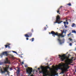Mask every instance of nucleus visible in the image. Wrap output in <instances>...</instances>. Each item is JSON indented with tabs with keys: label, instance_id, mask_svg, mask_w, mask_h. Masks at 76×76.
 <instances>
[{
	"label": "nucleus",
	"instance_id": "41",
	"mask_svg": "<svg viewBox=\"0 0 76 76\" xmlns=\"http://www.w3.org/2000/svg\"><path fill=\"white\" fill-rule=\"evenodd\" d=\"M76 71V70H75V71Z\"/></svg>",
	"mask_w": 76,
	"mask_h": 76
},
{
	"label": "nucleus",
	"instance_id": "37",
	"mask_svg": "<svg viewBox=\"0 0 76 76\" xmlns=\"http://www.w3.org/2000/svg\"><path fill=\"white\" fill-rule=\"evenodd\" d=\"M47 64V65H48V64Z\"/></svg>",
	"mask_w": 76,
	"mask_h": 76
},
{
	"label": "nucleus",
	"instance_id": "20",
	"mask_svg": "<svg viewBox=\"0 0 76 76\" xmlns=\"http://www.w3.org/2000/svg\"><path fill=\"white\" fill-rule=\"evenodd\" d=\"M67 5H68V6H72V4H71V3H69V4H67Z\"/></svg>",
	"mask_w": 76,
	"mask_h": 76
},
{
	"label": "nucleus",
	"instance_id": "17",
	"mask_svg": "<svg viewBox=\"0 0 76 76\" xmlns=\"http://www.w3.org/2000/svg\"><path fill=\"white\" fill-rule=\"evenodd\" d=\"M72 33H75V34H76V31H75V30H72Z\"/></svg>",
	"mask_w": 76,
	"mask_h": 76
},
{
	"label": "nucleus",
	"instance_id": "18",
	"mask_svg": "<svg viewBox=\"0 0 76 76\" xmlns=\"http://www.w3.org/2000/svg\"><path fill=\"white\" fill-rule=\"evenodd\" d=\"M69 40H70V41H73V39H72V38L70 37L69 38Z\"/></svg>",
	"mask_w": 76,
	"mask_h": 76
},
{
	"label": "nucleus",
	"instance_id": "10",
	"mask_svg": "<svg viewBox=\"0 0 76 76\" xmlns=\"http://www.w3.org/2000/svg\"><path fill=\"white\" fill-rule=\"evenodd\" d=\"M20 68H18L17 71L16 73H17V76H18L19 75V73H20Z\"/></svg>",
	"mask_w": 76,
	"mask_h": 76
},
{
	"label": "nucleus",
	"instance_id": "33",
	"mask_svg": "<svg viewBox=\"0 0 76 76\" xmlns=\"http://www.w3.org/2000/svg\"><path fill=\"white\" fill-rule=\"evenodd\" d=\"M57 13H59V12H59V11H57Z\"/></svg>",
	"mask_w": 76,
	"mask_h": 76
},
{
	"label": "nucleus",
	"instance_id": "36",
	"mask_svg": "<svg viewBox=\"0 0 76 76\" xmlns=\"http://www.w3.org/2000/svg\"><path fill=\"white\" fill-rule=\"evenodd\" d=\"M66 22H67V20H66Z\"/></svg>",
	"mask_w": 76,
	"mask_h": 76
},
{
	"label": "nucleus",
	"instance_id": "5",
	"mask_svg": "<svg viewBox=\"0 0 76 76\" xmlns=\"http://www.w3.org/2000/svg\"><path fill=\"white\" fill-rule=\"evenodd\" d=\"M6 67H3L4 71H3L2 69L0 70V71L2 73H5L6 72H7V73H9V66L6 65Z\"/></svg>",
	"mask_w": 76,
	"mask_h": 76
},
{
	"label": "nucleus",
	"instance_id": "32",
	"mask_svg": "<svg viewBox=\"0 0 76 76\" xmlns=\"http://www.w3.org/2000/svg\"><path fill=\"white\" fill-rule=\"evenodd\" d=\"M61 7H63V6H61V7H60V8H61Z\"/></svg>",
	"mask_w": 76,
	"mask_h": 76
},
{
	"label": "nucleus",
	"instance_id": "12",
	"mask_svg": "<svg viewBox=\"0 0 76 76\" xmlns=\"http://www.w3.org/2000/svg\"><path fill=\"white\" fill-rule=\"evenodd\" d=\"M6 61H6L7 63H8V64H10V61L8 60V58H6Z\"/></svg>",
	"mask_w": 76,
	"mask_h": 76
},
{
	"label": "nucleus",
	"instance_id": "19",
	"mask_svg": "<svg viewBox=\"0 0 76 76\" xmlns=\"http://www.w3.org/2000/svg\"><path fill=\"white\" fill-rule=\"evenodd\" d=\"M30 41H31L32 42H33L34 41V38H32L30 39Z\"/></svg>",
	"mask_w": 76,
	"mask_h": 76
},
{
	"label": "nucleus",
	"instance_id": "3",
	"mask_svg": "<svg viewBox=\"0 0 76 76\" xmlns=\"http://www.w3.org/2000/svg\"><path fill=\"white\" fill-rule=\"evenodd\" d=\"M58 56L59 57V58L62 61H63L66 59V60L67 62L66 65L67 66L70 65L72 63V59H69V56L66 57V55L64 54L62 55H59Z\"/></svg>",
	"mask_w": 76,
	"mask_h": 76
},
{
	"label": "nucleus",
	"instance_id": "28",
	"mask_svg": "<svg viewBox=\"0 0 76 76\" xmlns=\"http://www.w3.org/2000/svg\"><path fill=\"white\" fill-rule=\"evenodd\" d=\"M11 57H12V58H13V56H11Z\"/></svg>",
	"mask_w": 76,
	"mask_h": 76
},
{
	"label": "nucleus",
	"instance_id": "24",
	"mask_svg": "<svg viewBox=\"0 0 76 76\" xmlns=\"http://www.w3.org/2000/svg\"><path fill=\"white\" fill-rule=\"evenodd\" d=\"M21 64L22 65L23 64H24V63L23 62H22L21 63Z\"/></svg>",
	"mask_w": 76,
	"mask_h": 76
},
{
	"label": "nucleus",
	"instance_id": "4",
	"mask_svg": "<svg viewBox=\"0 0 76 76\" xmlns=\"http://www.w3.org/2000/svg\"><path fill=\"white\" fill-rule=\"evenodd\" d=\"M49 66H48L46 67L41 66L40 67V68L42 69V71H39V73H42L43 76H47L48 75H47V73H48V70L46 69H50Z\"/></svg>",
	"mask_w": 76,
	"mask_h": 76
},
{
	"label": "nucleus",
	"instance_id": "22",
	"mask_svg": "<svg viewBox=\"0 0 76 76\" xmlns=\"http://www.w3.org/2000/svg\"><path fill=\"white\" fill-rule=\"evenodd\" d=\"M69 45L70 46H72V43H70Z\"/></svg>",
	"mask_w": 76,
	"mask_h": 76
},
{
	"label": "nucleus",
	"instance_id": "16",
	"mask_svg": "<svg viewBox=\"0 0 76 76\" xmlns=\"http://www.w3.org/2000/svg\"><path fill=\"white\" fill-rule=\"evenodd\" d=\"M64 25H66V23L67 25H68L69 24V22H64Z\"/></svg>",
	"mask_w": 76,
	"mask_h": 76
},
{
	"label": "nucleus",
	"instance_id": "29",
	"mask_svg": "<svg viewBox=\"0 0 76 76\" xmlns=\"http://www.w3.org/2000/svg\"><path fill=\"white\" fill-rule=\"evenodd\" d=\"M38 70H39V71H39V70H40V68H38Z\"/></svg>",
	"mask_w": 76,
	"mask_h": 76
},
{
	"label": "nucleus",
	"instance_id": "21",
	"mask_svg": "<svg viewBox=\"0 0 76 76\" xmlns=\"http://www.w3.org/2000/svg\"><path fill=\"white\" fill-rule=\"evenodd\" d=\"M71 34H72V32H70L69 34H67V36L69 37V35H71Z\"/></svg>",
	"mask_w": 76,
	"mask_h": 76
},
{
	"label": "nucleus",
	"instance_id": "39",
	"mask_svg": "<svg viewBox=\"0 0 76 76\" xmlns=\"http://www.w3.org/2000/svg\"><path fill=\"white\" fill-rule=\"evenodd\" d=\"M11 76H13V75H11Z\"/></svg>",
	"mask_w": 76,
	"mask_h": 76
},
{
	"label": "nucleus",
	"instance_id": "42",
	"mask_svg": "<svg viewBox=\"0 0 76 76\" xmlns=\"http://www.w3.org/2000/svg\"><path fill=\"white\" fill-rule=\"evenodd\" d=\"M46 26H47V25H46Z\"/></svg>",
	"mask_w": 76,
	"mask_h": 76
},
{
	"label": "nucleus",
	"instance_id": "13",
	"mask_svg": "<svg viewBox=\"0 0 76 76\" xmlns=\"http://www.w3.org/2000/svg\"><path fill=\"white\" fill-rule=\"evenodd\" d=\"M4 64H7V62L6 61L4 62H0V65H3Z\"/></svg>",
	"mask_w": 76,
	"mask_h": 76
},
{
	"label": "nucleus",
	"instance_id": "26",
	"mask_svg": "<svg viewBox=\"0 0 76 76\" xmlns=\"http://www.w3.org/2000/svg\"><path fill=\"white\" fill-rule=\"evenodd\" d=\"M13 52L14 53H16H16H17L15 51H13Z\"/></svg>",
	"mask_w": 76,
	"mask_h": 76
},
{
	"label": "nucleus",
	"instance_id": "27",
	"mask_svg": "<svg viewBox=\"0 0 76 76\" xmlns=\"http://www.w3.org/2000/svg\"><path fill=\"white\" fill-rule=\"evenodd\" d=\"M31 32H34V30H33V29H31Z\"/></svg>",
	"mask_w": 76,
	"mask_h": 76
},
{
	"label": "nucleus",
	"instance_id": "6",
	"mask_svg": "<svg viewBox=\"0 0 76 76\" xmlns=\"http://www.w3.org/2000/svg\"><path fill=\"white\" fill-rule=\"evenodd\" d=\"M60 16L59 15H58L56 18V21L54 22V23H57L58 24H60V23H61V22H63V21H60Z\"/></svg>",
	"mask_w": 76,
	"mask_h": 76
},
{
	"label": "nucleus",
	"instance_id": "40",
	"mask_svg": "<svg viewBox=\"0 0 76 76\" xmlns=\"http://www.w3.org/2000/svg\"><path fill=\"white\" fill-rule=\"evenodd\" d=\"M71 65H73V64H71Z\"/></svg>",
	"mask_w": 76,
	"mask_h": 76
},
{
	"label": "nucleus",
	"instance_id": "35",
	"mask_svg": "<svg viewBox=\"0 0 76 76\" xmlns=\"http://www.w3.org/2000/svg\"><path fill=\"white\" fill-rule=\"evenodd\" d=\"M21 58H23V56H21Z\"/></svg>",
	"mask_w": 76,
	"mask_h": 76
},
{
	"label": "nucleus",
	"instance_id": "14",
	"mask_svg": "<svg viewBox=\"0 0 76 76\" xmlns=\"http://www.w3.org/2000/svg\"><path fill=\"white\" fill-rule=\"evenodd\" d=\"M56 76V74L55 72H53L51 74H50V76Z\"/></svg>",
	"mask_w": 76,
	"mask_h": 76
},
{
	"label": "nucleus",
	"instance_id": "43",
	"mask_svg": "<svg viewBox=\"0 0 76 76\" xmlns=\"http://www.w3.org/2000/svg\"><path fill=\"white\" fill-rule=\"evenodd\" d=\"M72 35H73V34H72Z\"/></svg>",
	"mask_w": 76,
	"mask_h": 76
},
{
	"label": "nucleus",
	"instance_id": "1",
	"mask_svg": "<svg viewBox=\"0 0 76 76\" xmlns=\"http://www.w3.org/2000/svg\"><path fill=\"white\" fill-rule=\"evenodd\" d=\"M66 31H67V30H63L61 34L58 33L57 32L56 33L54 31H52L51 32V33H50L49 34H52V36L54 37H55L56 35L58 37V40L60 44H62L63 42H62V40L60 39V37H64L66 36Z\"/></svg>",
	"mask_w": 76,
	"mask_h": 76
},
{
	"label": "nucleus",
	"instance_id": "2",
	"mask_svg": "<svg viewBox=\"0 0 76 76\" xmlns=\"http://www.w3.org/2000/svg\"><path fill=\"white\" fill-rule=\"evenodd\" d=\"M70 67V66L68 65H65L64 64H60L58 68L56 69V70H58V69L61 70V73L64 74L65 72H66V71H68L67 69H69Z\"/></svg>",
	"mask_w": 76,
	"mask_h": 76
},
{
	"label": "nucleus",
	"instance_id": "11",
	"mask_svg": "<svg viewBox=\"0 0 76 76\" xmlns=\"http://www.w3.org/2000/svg\"><path fill=\"white\" fill-rule=\"evenodd\" d=\"M7 45H5L6 48H7V47H8V48H10V47L9 46V45H10V44L7 43Z\"/></svg>",
	"mask_w": 76,
	"mask_h": 76
},
{
	"label": "nucleus",
	"instance_id": "34",
	"mask_svg": "<svg viewBox=\"0 0 76 76\" xmlns=\"http://www.w3.org/2000/svg\"><path fill=\"white\" fill-rule=\"evenodd\" d=\"M59 10H60V8L58 9V11H59Z\"/></svg>",
	"mask_w": 76,
	"mask_h": 76
},
{
	"label": "nucleus",
	"instance_id": "15",
	"mask_svg": "<svg viewBox=\"0 0 76 76\" xmlns=\"http://www.w3.org/2000/svg\"><path fill=\"white\" fill-rule=\"evenodd\" d=\"M72 27H76V24L74 23H73L72 26Z\"/></svg>",
	"mask_w": 76,
	"mask_h": 76
},
{
	"label": "nucleus",
	"instance_id": "31",
	"mask_svg": "<svg viewBox=\"0 0 76 76\" xmlns=\"http://www.w3.org/2000/svg\"><path fill=\"white\" fill-rule=\"evenodd\" d=\"M26 40H28L29 39V38H26Z\"/></svg>",
	"mask_w": 76,
	"mask_h": 76
},
{
	"label": "nucleus",
	"instance_id": "38",
	"mask_svg": "<svg viewBox=\"0 0 76 76\" xmlns=\"http://www.w3.org/2000/svg\"><path fill=\"white\" fill-rule=\"evenodd\" d=\"M0 68H1V66H0Z\"/></svg>",
	"mask_w": 76,
	"mask_h": 76
},
{
	"label": "nucleus",
	"instance_id": "30",
	"mask_svg": "<svg viewBox=\"0 0 76 76\" xmlns=\"http://www.w3.org/2000/svg\"><path fill=\"white\" fill-rule=\"evenodd\" d=\"M44 29H45V30H46V29H47V28L45 27L44 28Z\"/></svg>",
	"mask_w": 76,
	"mask_h": 76
},
{
	"label": "nucleus",
	"instance_id": "9",
	"mask_svg": "<svg viewBox=\"0 0 76 76\" xmlns=\"http://www.w3.org/2000/svg\"><path fill=\"white\" fill-rule=\"evenodd\" d=\"M32 35V33L31 32H29L28 33V34H26L24 35V36H25L26 37V38H29V37H31Z\"/></svg>",
	"mask_w": 76,
	"mask_h": 76
},
{
	"label": "nucleus",
	"instance_id": "23",
	"mask_svg": "<svg viewBox=\"0 0 76 76\" xmlns=\"http://www.w3.org/2000/svg\"><path fill=\"white\" fill-rule=\"evenodd\" d=\"M64 26H65V28H67V26H66V24L64 25Z\"/></svg>",
	"mask_w": 76,
	"mask_h": 76
},
{
	"label": "nucleus",
	"instance_id": "25",
	"mask_svg": "<svg viewBox=\"0 0 76 76\" xmlns=\"http://www.w3.org/2000/svg\"><path fill=\"white\" fill-rule=\"evenodd\" d=\"M25 67H28V66L27 65H25Z\"/></svg>",
	"mask_w": 76,
	"mask_h": 76
},
{
	"label": "nucleus",
	"instance_id": "8",
	"mask_svg": "<svg viewBox=\"0 0 76 76\" xmlns=\"http://www.w3.org/2000/svg\"><path fill=\"white\" fill-rule=\"evenodd\" d=\"M9 53H7V52L5 51L4 52H3L1 54L0 56L1 57H3V56H9Z\"/></svg>",
	"mask_w": 76,
	"mask_h": 76
},
{
	"label": "nucleus",
	"instance_id": "7",
	"mask_svg": "<svg viewBox=\"0 0 76 76\" xmlns=\"http://www.w3.org/2000/svg\"><path fill=\"white\" fill-rule=\"evenodd\" d=\"M32 68L28 67L27 69H26V72L29 75L32 74Z\"/></svg>",
	"mask_w": 76,
	"mask_h": 76
}]
</instances>
